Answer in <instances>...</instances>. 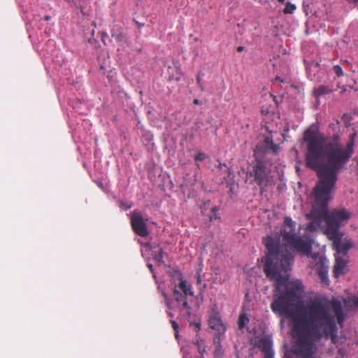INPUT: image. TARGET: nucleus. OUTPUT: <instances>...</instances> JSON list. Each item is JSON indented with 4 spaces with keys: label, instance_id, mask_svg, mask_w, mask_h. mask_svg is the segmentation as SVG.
<instances>
[{
    "label": "nucleus",
    "instance_id": "nucleus-1",
    "mask_svg": "<svg viewBox=\"0 0 358 358\" xmlns=\"http://www.w3.org/2000/svg\"><path fill=\"white\" fill-rule=\"evenodd\" d=\"M356 136V132L351 134L343 147L337 134L330 137L316 136L310 127L303 134V141L308 142L306 165L315 171L319 178L313 190L314 201L310 214L315 220H324V233L332 241L336 254L343 257H348L353 244L351 240L342 241L343 234L339 228L348 222L350 214L345 209H334L328 213V203L331 199L339 171L354 153Z\"/></svg>",
    "mask_w": 358,
    "mask_h": 358
},
{
    "label": "nucleus",
    "instance_id": "nucleus-2",
    "mask_svg": "<svg viewBox=\"0 0 358 358\" xmlns=\"http://www.w3.org/2000/svg\"><path fill=\"white\" fill-rule=\"evenodd\" d=\"M303 292L300 280L292 281L284 293L275 294L271 309L289 319L292 336L296 339L294 353L297 358H317L316 341L324 336L329 337L334 344L338 343L336 319L342 326L345 314L341 302L337 300L329 303L316 299L303 303L301 300Z\"/></svg>",
    "mask_w": 358,
    "mask_h": 358
},
{
    "label": "nucleus",
    "instance_id": "nucleus-3",
    "mask_svg": "<svg viewBox=\"0 0 358 358\" xmlns=\"http://www.w3.org/2000/svg\"><path fill=\"white\" fill-rule=\"evenodd\" d=\"M281 236L285 244L281 245L280 238L272 236L264 238L263 243L268 250L265 257L262 259L264 262V272L266 276L275 280V294L279 296L280 287L287 285L289 279V272L294 259L292 251H297L302 255H309L311 245L301 238L295 232V222L289 217H285L284 225L281 229Z\"/></svg>",
    "mask_w": 358,
    "mask_h": 358
},
{
    "label": "nucleus",
    "instance_id": "nucleus-4",
    "mask_svg": "<svg viewBox=\"0 0 358 358\" xmlns=\"http://www.w3.org/2000/svg\"><path fill=\"white\" fill-rule=\"evenodd\" d=\"M281 236L285 244L281 245L280 238L272 236L264 238L263 243L268 250L265 257L262 259L264 262V272L266 276L275 280V294L279 296L280 287L287 285L289 279V272L294 259L292 251H297L302 255H309L311 245L301 238L295 232V222L289 217H285L284 225L281 229Z\"/></svg>",
    "mask_w": 358,
    "mask_h": 358
},
{
    "label": "nucleus",
    "instance_id": "nucleus-5",
    "mask_svg": "<svg viewBox=\"0 0 358 358\" xmlns=\"http://www.w3.org/2000/svg\"><path fill=\"white\" fill-rule=\"evenodd\" d=\"M278 149V145L273 143L271 137L268 136L263 142L258 143L254 150L255 160L251 164V169L246 172L245 182L252 178L250 182L258 185L261 190L273 185L271 171L273 163L270 151L272 150L276 154Z\"/></svg>",
    "mask_w": 358,
    "mask_h": 358
},
{
    "label": "nucleus",
    "instance_id": "nucleus-6",
    "mask_svg": "<svg viewBox=\"0 0 358 358\" xmlns=\"http://www.w3.org/2000/svg\"><path fill=\"white\" fill-rule=\"evenodd\" d=\"M173 297L176 302V308L180 313V316L186 320H189L192 315L190 305L191 299L187 298L185 295H181V292L176 289L173 290Z\"/></svg>",
    "mask_w": 358,
    "mask_h": 358
},
{
    "label": "nucleus",
    "instance_id": "nucleus-7",
    "mask_svg": "<svg viewBox=\"0 0 358 358\" xmlns=\"http://www.w3.org/2000/svg\"><path fill=\"white\" fill-rule=\"evenodd\" d=\"M131 224L134 232L141 237H146L149 232L141 212L134 210L131 215Z\"/></svg>",
    "mask_w": 358,
    "mask_h": 358
},
{
    "label": "nucleus",
    "instance_id": "nucleus-8",
    "mask_svg": "<svg viewBox=\"0 0 358 358\" xmlns=\"http://www.w3.org/2000/svg\"><path fill=\"white\" fill-rule=\"evenodd\" d=\"M310 262V267L318 274L322 281L327 280V266H326V259L321 256L313 255Z\"/></svg>",
    "mask_w": 358,
    "mask_h": 358
},
{
    "label": "nucleus",
    "instance_id": "nucleus-9",
    "mask_svg": "<svg viewBox=\"0 0 358 358\" xmlns=\"http://www.w3.org/2000/svg\"><path fill=\"white\" fill-rule=\"evenodd\" d=\"M255 345L264 353V358H273L272 340L269 336H264L261 337Z\"/></svg>",
    "mask_w": 358,
    "mask_h": 358
},
{
    "label": "nucleus",
    "instance_id": "nucleus-10",
    "mask_svg": "<svg viewBox=\"0 0 358 358\" xmlns=\"http://www.w3.org/2000/svg\"><path fill=\"white\" fill-rule=\"evenodd\" d=\"M334 256L336 262L334 266V273L335 277H338L345 273L348 257H343L336 254Z\"/></svg>",
    "mask_w": 358,
    "mask_h": 358
},
{
    "label": "nucleus",
    "instance_id": "nucleus-11",
    "mask_svg": "<svg viewBox=\"0 0 358 358\" xmlns=\"http://www.w3.org/2000/svg\"><path fill=\"white\" fill-rule=\"evenodd\" d=\"M208 322L211 329H215L220 334L224 332L226 327L221 320L218 313H213L210 315Z\"/></svg>",
    "mask_w": 358,
    "mask_h": 358
},
{
    "label": "nucleus",
    "instance_id": "nucleus-12",
    "mask_svg": "<svg viewBox=\"0 0 358 358\" xmlns=\"http://www.w3.org/2000/svg\"><path fill=\"white\" fill-rule=\"evenodd\" d=\"M218 210L219 208L217 206H211L210 201L203 203L201 206V212L206 215L211 222L218 218Z\"/></svg>",
    "mask_w": 358,
    "mask_h": 358
},
{
    "label": "nucleus",
    "instance_id": "nucleus-13",
    "mask_svg": "<svg viewBox=\"0 0 358 358\" xmlns=\"http://www.w3.org/2000/svg\"><path fill=\"white\" fill-rule=\"evenodd\" d=\"M178 278L180 280L179 287L182 292L181 295H185L187 298L192 299L194 296V292L192 290L191 285L183 279L182 275L180 273L178 274Z\"/></svg>",
    "mask_w": 358,
    "mask_h": 358
},
{
    "label": "nucleus",
    "instance_id": "nucleus-14",
    "mask_svg": "<svg viewBox=\"0 0 358 358\" xmlns=\"http://www.w3.org/2000/svg\"><path fill=\"white\" fill-rule=\"evenodd\" d=\"M333 92L331 86L321 85L313 90L312 94L316 99V103L319 104V97L322 95L330 94Z\"/></svg>",
    "mask_w": 358,
    "mask_h": 358
},
{
    "label": "nucleus",
    "instance_id": "nucleus-15",
    "mask_svg": "<svg viewBox=\"0 0 358 358\" xmlns=\"http://www.w3.org/2000/svg\"><path fill=\"white\" fill-rule=\"evenodd\" d=\"M215 348L213 352L215 358H223L224 350L220 341L215 342Z\"/></svg>",
    "mask_w": 358,
    "mask_h": 358
},
{
    "label": "nucleus",
    "instance_id": "nucleus-16",
    "mask_svg": "<svg viewBox=\"0 0 358 358\" xmlns=\"http://www.w3.org/2000/svg\"><path fill=\"white\" fill-rule=\"evenodd\" d=\"M248 322H249V319L247 316V314L245 313H241L239 315L238 322V328L240 329H243Z\"/></svg>",
    "mask_w": 358,
    "mask_h": 358
},
{
    "label": "nucleus",
    "instance_id": "nucleus-17",
    "mask_svg": "<svg viewBox=\"0 0 358 358\" xmlns=\"http://www.w3.org/2000/svg\"><path fill=\"white\" fill-rule=\"evenodd\" d=\"M112 37L114 38L115 41L120 43H127L128 41L127 34L123 32L113 34Z\"/></svg>",
    "mask_w": 358,
    "mask_h": 358
},
{
    "label": "nucleus",
    "instance_id": "nucleus-18",
    "mask_svg": "<svg viewBox=\"0 0 358 358\" xmlns=\"http://www.w3.org/2000/svg\"><path fill=\"white\" fill-rule=\"evenodd\" d=\"M296 9V6L290 2H287L283 10L284 13L291 14Z\"/></svg>",
    "mask_w": 358,
    "mask_h": 358
},
{
    "label": "nucleus",
    "instance_id": "nucleus-19",
    "mask_svg": "<svg viewBox=\"0 0 358 358\" xmlns=\"http://www.w3.org/2000/svg\"><path fill=\"white\" fill-rule=\"evenodd\" d=\"M156 252H158V254H155L154 255V259L158 262L160 265L164 263L163 261V250L161 248H159Z\"/></svg>",
    "mask_w": 358,
    "mask_h": 358
},
{
    "label": "nucleus",
    "instance_id": "nucleus-20",
    "mask_svg": "<svg viewBox=\"0 0 358 358\" xmlns=\"http://www.w3.org/2000/svg\"><path fill=\"white\" fill-rule=\"evenodd\" d=\"M204 76V73H201V72H199L198 73V76H197V78H196V83L199 85V87L201 89V91H203L204 89L201 85V78L202 77Z\"/></svg>",
    "mask_w": 358,
    "mask_h": 358
},
{
    "label": "nucleus",
    "instance_id": "nucleus-21",
    "mask_svg": "<svg viewBox=\"0 0 358 358\" xmlns=\"http://www.w3.org/2000/svg\"><path fill=\"white\" fill-rule=\"evenodd\" d=\"M171 324V326L173 327V329H174V331H176V337L178 338V331H179V325L175 321V320H171L170 321Z\"/></svg>",
    "mask_w": 358,
    "mask_h": 358
},
{
    "label": "nucleus",
    "instance_id": "nucleus-22",
    "mask_svg": "<svg viewBox=\"0 0 358 358\" xmlns=\"http://www.w3.org/2000/svg\"><path fill=\"white\" fill-rule=\"evenodd\" d=\"M207 156L205 153L203 152H199L195 157H194V159L196 161H199V162H201V161H203L206 159Z\"/></svg>",
    "mask_w": 358,
    "mask_h": 358
},
{
    "label": "nucleus",
    "instance_id": "nucleus-23",
    "mask_svg": "<svg viewBox=\"0 0 358 358\" xmlns=\"http://www.w3.org/2000/svg\"><path fill=\"white\" fill-rule=\"evenodd\" d=\"M334 71L338 76H341L343 74L342 68L339 65H336L334 66Z\"/></svg>",
    "mask_w": 358,
    "mask_h": 358
},
{
    "label": "nucleus",
    "instance_id": "nucleus-24",
    "mask_svg": "<svg viewBox=\"0 0 358 358\" xmlns=\"http://www.w3.org/2000/svg\"><path fill=\"white\" fill-rule=\"evenodd\" d=\"M120 205L125 210H127L131 208V205L125 204L122 201H120Z\"/></svg>",
    "mask_w": 358,
    "mask_h": 358
},
{
    "label": "nucleus",
    "instance_id": "nucleus-25",
    "mask_svg": "<svg viewBox=\"0 0 358 358\" xmlns=\"http://www.w3.org/2000/svg\"><path fill=\"white\" fill-rule=\"evenodd\" d=\"M165 303L169 309H170V310L172 309V306H171L172 302L169 298L166 297Z\"/></svg>",
    "mask_w": 358,
    "mask_h": 358
},
{
    "label": "nucleus",
    "instance_id": "nucleus-26",
    "mask_svg": "<svg viewBox=\"0 0 358 358\" xmlns=\"http://www.w3.org/2000/svg\"><path fill=\"white\" fill-rule=\"evenodd\" d=\"M199 352L201 354V357L203 356V353L206 352V349L203 346L199 345L198 348Z\"/></svg>",
    "mask_w": 358,
    "mask_h": 358
},
{
    "label": "nucleus",
    "instance_id": "nucleus-27",
    "mask_svg": "<svg viewBox=\"0 0 358 358\" xmlns=\"http://www.w3.org/2000/svg\"><path fill=\"white\" fill-rule=\"evenodd\" d=\"M134 22H135L137 27L139 28V29L144 26V23H143V22H138V21H136L135 20H134Z\"/></svg>",
    "mask_w": 358,
    "mask_h": 358
},
{
    "label": "nucleus",
    "instance_id": "nucleus-28",
    "mask_svg": "<svg viewBox=\"0 0 358 358\" xmlns=\"http://www.w3.org/2000/svg\"><path fill=\"white\" fill-rule=\"evenodd\" d=\"M353 303H354L355 306L358 308V296L353 299Z\"/></svg>",
    "mask_w": 358,
    "mask_h": 358
},
{
    "label": "nucleus",
    "instance_id": "nucleus-29",
    "mask_svg": "<svg viewBox=\"0 0 358 358\" xmlns=\"http://www.w3.org/2000/svg\"><path fill=\"white\" fill-rule=\"evenodd\" d=\"M223 167H227V165L225 164H222L221 162H219L217 168L222 169Z\"/></svg>",
    "mask_w": 358,
    "mask_h": 358
},
{
    "label": "nucleus",
    "instance_id": "nucleus-30",
    "mask_svg": "<svg viewBox=\"0 0 358 358\" xmlns=\"http://www.w3.org/2000/svg\"><path fill=\"white\" fill-rule=\"evenodd\" d=\"M194 324L196 327V328L197 329V330H200L201 324H200L199 322H195Z\"/></svg>",
    "mask_w": 358,
    "mask_h": 358
},
{
    "label": "nucleus",
    "instance_id": "nucleus-31",
    "mask_svg": "<svg viewBox=\"0 0 358 358\" xmlns=\"http://www.w3.org/2000/svg\"><path fill=\"white\" fill-rule=\"evenodd\" d=\"M148 268H150V271L153 273L154 277H155V275H154V269L152 264H148Z\"/></svg>",
    "mask_w": 358,
    "mask_h": 358
},
{
    "label": "nucleus",
    "instance_id": "nucleus-32",
    "mask_svg": "<svg viewBox=\"0 0 358 358\" xmlns=\"http://www.w3.org/2000/svg\"><path fill=\"white\" fill-rule=\"evenodd\" d=\"M193 102H194V104H196V105H199V104H201L200 101H199V99H194Z\"/></svg>",
    "mask_w": 358,
    "mask_h": 358
},
{
    "label": "nucleus",
    "instance_id": "nucleus-33",
    "mask_svg": "<svg viewBox=\"0 0 358 358\" xmlns=\"http://www.w3.org/2000/svg\"><path fill=\"white\" fill-rule=\"evenodd\" d=\"M244 48H245L243 46H239V47L237 48V51L239 52H242L244 50Z\"/></svg>",
    "mask_w": 358,
    "mask_h": 358
},
{
    "label": "nucleus",
    "instance_id": "nucleus-34",
    "mask_svg": "<svg viewBox=\"0 0 358 358\" xmlns=\"http://www.w3.org/2000/svg\"><path fill=\"white\" fill-rule=\"evenodd\" d=\"M275 80H278V81H279V82H280V83H283V80H282V79H281V78H280V77H279V76H276V77L275 78Z\"/></svg>",
    "mask_w": 358,
    "mask_h": 358
},
{
    "label": "nucleus",
    "instance_id": "nucleus-35",
    "mask_svg": "<svg viewBox=\"0 0 358 358\" xmlns=\"http://www.w3.org/2000/svg\"><path fill=\"white\" fill-rule=\"evenodd\" d=\"M227 171L229 176H230L232 173V171L231 170L230 168H227Z\"/></svg>",
    "mask_w": 358,
    "mask_h": 358
},
{
    "label": "nucleus",
    "instance_id": "nucleus-36",
    "mask_svg": "<svg viewBox=\"0 0 358 358\" xmlns=\"http://www.w3.org/2000/svg\"><path fill=\"white\" fill-rule=\"evenodd\" d=\"M98 185H99L101 189H103V183H102L101 182H98Z\"/></svg>",
    "mask_w": 358,
    "mask_h": 358
},
{
    "label": "nucleus",
    "instance_id": "nucleus-37",
    "mask_svg": "<svg viewBox=\"0 0 358 358\" xmlns=\"http://www.w3.org/2000/svg\"><path fill=\"white\" fill-rule=\"evenodd\" d=\"M196 344L198 348H199V345L202 346L201 343L199 341H196Z\"/></svg>",
    "mask_w": 358,
    "mask_h": 358
},
{
    "label": "nucleus",
    "instance_id": "nucleus-38",
    "mask_svg": "<svg viewBox=\"0 0 358 358\" xmlns=\"http://www.w3.org/2000/svg\"><path fill=\"white\" fill-rule=\"evenodd\" d=\"M162 294H163V296H164L165 299H166V297H168L165 292H163Z\"/></svg>",
    "mask_w": 358,
    "mask_h": 358
},
{
    "label": "nucleus",
    "instance_id": "nucleus-39",
    "mask_svg": "<svg viewBox=\"0 0 358 358\" xmlns=\"http://www.w3.org/2000/svg\"><path fill=\"white\" fill-rule=\"evenodd\" d=\"M81 12H82V13H83L84 15H85V13H84L83 8L82 7H81Z\"/></svg>",
    "mask_w": 358,
    "mask_h": 358
},
{
    "label": "nucleus",
    "instance_id": "nucleus-40",
    "mask_svg": "<svg viewBox=\"0 0 358 358\" xmlns=\"http://www.w3.org/2000/svg\"><path fill=\"white\" fill-rule=\"evenodd\" d=\"M338 353H339V354H341V355H343V351H342V350H338Z\"/></svg>",
    "mask_w": 358,
    "mask_h": 358
},
{
    "label": "nucleus",
    "instance_id": "nucleus-41",
    "mask_svg": "<svg viewBox=\"0 0 358 358\" xmlns=\"http://www.w3.org/2000/svg\"><path fill=\"white\" fill-rule=\"evenodd\" d=\"M45 18L46 20H48L50 19V16H45Z\"/></svg>",
    "mask_w": 358,
    "mask_h": 358
},
{
    "label": "nucleus",
    "instance_id": "nucleus-42",
    "mask_svg": "<svg viewBox=\"0 0 358 358\" xmlns=\"http://www.w3.org/2000/svg\"><path fill=\"white\" fill-rule=\"evenodd\" d=\"M279 2H283L284 0H278Z\"/></svg>",
    "mask_w": 358,
    "mask_h": 358
},
{
    "label": "nucleus",
    "instance_id": "nucleus-43",
    "mask_svg": "<svg viewBox=\"0 0 358 358\" xmlns=\"http://www.w3.org/2000/svg\"><path fill=\"white\" fill-rule=\"evenodd\" d=\"M345 92V89L343 88L341 92Z\"/></svg>",
    "mask_w": 358,
    "mask_h": 358
},
{
    "label": "nucleus",
    "instance_id": "nucleus-44",
    "mask_svg": "<svg viewBox=\"0 0 358 358\" xmlns=\"http://www.w3.org/2000/svg\"><path fill=\"white\" fill-rule=\"evenodd\" d=\"M198 281L200 282L201 281V279H200V277L198 278Z\"/></svg>",
    "mask_w": 358,
    "mask_h": 358
},
{
    "label": "nucleus",
    "instance_id": "nucleus-45",
    "mask_svg": "<svg viewBox=\"0 0 358 358\" xmlns=\"http://www.w3.org/2000/svg\"><path fill=\"white\" fill-rule=\"evenodd\" d=\"M183 358H187L186 357H184Z\"/></svg>",
    "mask_w": 358,
    "mask_h": 358
},
{
    "label": "nucleus",
    "instance_id": "nucleus-46",
    "mask_svg": "<svg viewBox=\"0 0 358 358\" xmlns=\"http://www.w3.org/2000/svg\"><path fill=\"white\" fill-rule=\"evenodd\" d=\"M201 358H203V357H201Z\"/></svg>",
    "mask_w": 358,
    "mask_h": 358
}]
</instances>
